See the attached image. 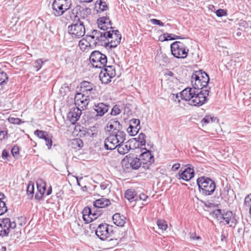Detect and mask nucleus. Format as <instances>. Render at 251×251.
I'll return each instance as SVG.
<instances>
[{
    "instance_id": "nucleus-1",
    "label": "nucleus",
    "mask_w": 251,
    "mask_h": 251,
    "mask_svg": "<svg viewBox=\"0 0 251 251\" xmlns=\"http://www.w3.org/2000/svg\"><path fill=\"white\" fill-rule=\"evenodd\" d=\"M210 78L208 74L199 70L194 71L191 77L192 87H187L180 92L182 100L189 101V104L200 107L208 101L210 88L208 87Z\"/></svg>"
},
{
    "instance_id": "nucleus-2",
    "label": "nucleus",
    "mask_w": 251,
    "mask_h": 251,
    "mask_svg": "<svg viewBox=\"0 0 251 251\" xmlns=\"http://www.w3.org/2000/svg\"><path fill=\"white\" fill-rule=\"evenodd\" d=\"M196 183L199 193L203 197L210 196L216 190V182L209 177L206 176L199 177L197 179Z\"/></svg>"
},
{
    "instance_id": "nucleus-3",
    "label": "nucleus",
    "mask_w": 251,
    "mask_h": 251,
    "mask_svg": "<svg viewBox=\"0 0 251 251\" xmlns=\"http://www.w3.org/2000/svg\"><path fill=\"white\" fill-rule=\"evenodd\" d=\"M172 55L177 59H185L188 56L189 49L182 42L174 41L170 46Z\"/></svg>"
},
{
    "instance_id": "nucleus-4",
    "label": "nucleus",
    "mask_w": 251,
    "mask_h": 251,
    "mask_svg": "<svg viewBox=\"0 0 251 251\" xmlns=\"http://www.w3.org/2000/svg\"><path fill=\"white\" fill-rule=\"evenodd\" d=\"M72 20L73 23L68 27L69 33L73 38H79L83 36L85 33L84 22L80 19H77L75 22L74 19Z\"/></svg>"
},
{
    "instance_id": "nucleus-5",
    "label": "nucleus",
    "mask_w": 251,
    "mask_h": 251,
    "mask_svg": "<svg viewBox=\"0 0 251 251\" xmlns=\"http://www.w3.org/2000/svg\"><path fill=\"white\" fill-rule=\"evenodd\" d=\"M89 60L94 68L102 69L105 67L107 62V56L99 50L92 52L89 57Z\"/></svg>"
},
{
    "instance_id": "nucleus-6",
    "label": "nucleus",
    "mask_w": 251,
    "mask_h": 251,
    "mask_svg": "<svg viewBox=\"0 0 251 251\" xmlns=\"http://www.w3.org/2000/svg\"><path fill=\"white\" fill-rule=\"evenodd\" d=\"M106 44H104L106 47L109 46L110 48H116L120 44L122 38V35L118 30H109L106 31Z\"/></svg>"
},
{
    "instance_id": "nucleus-7",
    "label": "nucleus",
    "mask_w": 251,
    "mask_h": 251,
    "mask_svg": "<svg viewBox=\"0 0 251 251\" xmlns=\"http://www.w3.org/2000/svg\"><path fill=\"white\" fill-rule=\"evenodd\" d=\"M80 93L89 96L91 99H95L98 96L95 85L87 81H83L79 85Z\"/></svg>"
},
{
    "instance_id": "nucleus-8",
    "label": "nucleus",
    "mask_w": 251,
    "mask_h": 251,
    "mask_svg": "<svg viewBox=\"0 0 251 251\" xmlns=\"http://www.w3.org/2000/svg\"><path fill=\"white\" fill-rule=\"evenodd\" d=\"M113 232V226L106 223L100 224L96 230V235L101 240L108 239Z\"/></svg>"
},
{
    "instance_id": "nucleus-9",
    "label": "nucleus",
    "mask_w": 251,
    "mask_h": 251,
    "mask_svg": "<svg viewBox=\"0 0 251 251\" xmlns=\"http://www.w3.org/2000/svg\"><path fill=\"white\" fill-rule=\"evenodd\" d=\"M16 227L15 222H11L9 218L0 219V236L7 237L11 229Z\"/></svg>"
},
{
    "instance_id": "nucleus-10",
    "label": "nucleus",
    "mask_w": 251,
    "mask_h": 251,
    "mask_svg": "<svg viewBox=\"0 0 251 251\" xmlns=\"http://www.w3.org/2000/svg\"><path fill=\"white\" fill-rule=\"evenodd\" d=\"M91 13V10L89 8H83L80 5H76L74 7L72 11L70 17L72 19H74L75 22L77 19L81 20H85L88 15H90Z\"/></svg>"
},
{
    "instance_id": "nucleus-11",
    "label": "nucleus",
    "mask_w": 251,
    "mask_h": 251,
    "mask_svg": "<svg viewBox=\"0 0 251 251\" xmlns=\"http://www.w3.org/2000/svg\"><path fill=\"white\" fill-rule=\"evenodd\" d=\"M106 31H100L99 30H92L90 34L88 33L86 37H90L94 41V43L99 45L103 46L104 44H106L105 42L106 40Z\"/></svg>"
},
{
    "instance_id": "nucleus-12",
    "label": "nucleus",
    "mask_w": 251,
    "mask_h": 251,
    "mask_svg": "<svg viewBox=\"0 0 251 251\" xmlns=\"http://www.w3.org/2000/svg\"><path fill=\"white\" fill-rule=\"evenodd\" d=\"M185 168L183 171L180 170L178 173L179 179H182L184 181H188L192 179L195 176L194 168L192 164H187L185 165Z\"/></svg>"
},
{
    "instance_id": "nucleus-13",
    "label": "nucleus",
    "mask_w": 251,
    "mask_h": 251,
    "mask_svg": "<svg viewBox=\"0 0 251 251\" xmlns=\"http://www.w3.org/2000/svg\"><path fill=\"white\" fill-rule=\"evenodd\" d=\"M142 152L140 156V159L143 164V167L145 169H149L150 166L154 161V156L151 152L146 148H143Z\"/></svg>"
},
{
    "instance_id": "nucleus-14",
    "label": "nucleus",
    "mask_w": 251,
    "mask_h": 251,
    "mask_svg": "<svg viewBox=\"0 0 251 251\" xmlns=\"http://www.w3.org/2000/svg\"><path fill=\"white\" fill-rule=\"evenodd\" d=\"M98 27L103 31H108V29H112V23L109 16L106 14L105 16H102L97 20Z\"/></svg>"
},
{
    "instance_id": "nucleus-15",
    "label": "nucleus",
    "mask_w": 251,
    "mask_h": 251,
    "mask_svg": "<svg viewBox=\"0 0 251 251\" xmlns=\"http://www.w3.org/2000/svg\"><path fill=\"white\" fill-rule=\"evenodd\" d=\"M90 99L89 96L83 94L82 93H77L75 97V103L77 107L82 108L85 107L89 103Z\"/></svg>"
},
{
    "instance_id": "nucleus-16",
    "label": "nucleus",
    "mask_w": 251,
    "mask_h": 251,
    "mask_svg": "<svg viewBox=\"0 0 251 251\" xmlns=\"http://www.w3.org/2000/svg\"><path fill=\"white\" fill-rule=\"evenodd\" d=\"M221 219L225 221V225H229L230 227L235 226L236 224L235 214L231 211L225 212L224 210Z\"/></svg>"
},
{
    "instance_id": "nucleus-17",
    "label": "nucleus",
    "mask_w": 251,
    "mask_h": 251,
    "mask_svg": "<svg viewBox=\"0 0 251 251\" xmlns=\"http://www.w3.org/2000/svg\"><path fill=\"white\" fill-rule=\"evenodd\" d=\"M81 114V110L78 107H73L70 109L68 113L67 118L70 121L71 123L75 125L78 120Z\"/></svg>"
},
{
    "instance_id": "nucleus-18",
    "label": "nucleus",
    "mask_w": 251,
    "mask_h": 251,
    "mask_svg": "<svg viewBox=\"0 0 251 251\" xmlns=\"http://www.w3.org/2000/svg\"><path fill=\"white\" fill-rule=\"evenodd\" d=\"M34 134L39 138L44 139L46 142V144L49 149H50L52 146L51 136L50 135L48 132L43 130L37 129L34 131Z\"/></svg>"
},
{
    "instance_id": "nucleus-19",
    "label": "nucleus",
    "mask_w": 251,
    "mask_h": 251,
    "mask_svg": "<svg viewBox=\"0 0 251 251\" xmlns=\"http://www.w3.org/2000/svg\"><path fill=\"white\" fill-rule=\"evenodd\" d=\"M116 138L115 136L111 134L109 136L107 137L104 142V147L106 150H113L115 149L118 144V142H116Z\"/></svg>"
},
{
    "instance_id": "nucleus-20",
    "label": "nucleus",
    "mask_w": 251,
    "mask_h": 251,
    "mask_svg": "<svg viewBox=\"0 0 251 251\" xmlns=\"http://www.w3.org/2000/svg\"><path fill=\"white\" fill-rule=\"evenodd\" d=\"M110 107V106L109 104L100 102L97 104H95L93 106V109L97 112V117H102L108 112Z\"/></svg>"
},
{
    "instance_id": "nucleus-21",
    "label": "nucleus",
    "mask_w": 251,
    "mask_h": 251,
    "mask_svg": "<svg viewBox=\"0 0 251 251\" xmlns=\"http://www.w3.org/2000/svg\"><path fill=\"white\" fill-rule=\"evenodd\" d=\"M126 159H124V161ZM126 160L130 165V167L134 170L138 169L142 164L140 158L133 156H126Z\"/></svg>"
},
{
    "instance_id": "nucleus-22",
    "label": "nucleus",
    "mask_w": 251,
    "mask_h": 251,
    "mask_svg": "<svg viewBox=\"0 0 251 251\" xmlns=\"http://www.w3.org/2000/svg\"><path fill=\"white\" fill-rule=\"evenodd\" d=\"M184 39H186V37L182 36L176 35L172 33H163L158 37V41L161 42Z\"/></svg>"
},
{
    "instance_id": "nucleus-23",
    "label": "nucleus",
    "mask_w": 251,
    "mask_h": 251,
    "mask_svg": "<svg viewBox=\"0 0 251 251\" xmlns=\"http://www.w3.org/2000/svg\"><path fill=\"white\" fill-rule=\"evenodd\" d=\"M53 14L55 16L62 15L67 10L64 9L63 7L60 4V2L57 0H54L52 4Z\"/></svg>"
},
{
    "instance_id": "nucleus-24",
    "label": "nucleus",
    "mask_w": 251,
    "mask_h": 251,
    "mask_svg": "<svg viewBox=\"0 0 251 251\" xmlns=\"http://www.w3.org/2000/svg\"><path fill=\"white\" fill-rule=\"evenodd\" d=\"M112 219L115 225L123 227L126 223V218L120 213H116L112 216Z\"/></svg>"
},
{
    "instance_id": "nucleus-25",
    "label": "nucleus",
    "mask_w": 251,
    "mask_h": 251,
    "mask_svg": "<svg viewBox=\"0 0 251 251\" xmlns=\"http://www.w3.org/2000/svg\"><path fill=\"white\" fill-rule=\"evenodd\" d=\"M111 204L110 201L103 197L94 201L93 205L95 208H104Z\"/></svg>"
},
{
    "instance_id": "nucleus-26",
    "label": "nucleus",
    "mask_w": 251,
    "mask_h": 251,
    "mask_svg": "<svg viewBox=\"0 0 251 251\" xmlns=\"http://www.w3.org/2000/svg\"><path fill=\"white\" fill-rule=\"evenodd\" d=\"M95 9L98 13H100L108 10L106 2L102 0H98L95 4Z\"/></svg>"
},
{
    "instance_id": "nucleus-27",
    "label": "nucleus",
    "mask_w": 251,
    "mask_h": 251,
    "mask_svg": "<svg viewBox=\"0 0 251 251\" xmlns=\"http://www.w3.org/2000/svg\"><path fill=\"white\" fill-rule=\"evenodd\" d=\"M125 198L130 202L138 201V195L132 189H128L125 193Z\"/></svg>"
},
{
    "instance_id": "nucleus-28",
    "label": "nucleus",
    "mask_w": 251,
    "mask_h": 251,
    "mask_svg": "<svg viewBox=\"0 0 251 251\" xmlns=\"http://www.w3.org/2000/svg\"><path fill=\"white\" fill-rule=\"evenodd\" d=\"M108 125V127L110 128V129H113V133L114 131L121 130L122 128V126L118 121L112 120L109 121Z\"/></svg>"
},
{
    "instance_id": "nucleus-29",
    "label": "nucleus",
    "mask_w": 251,
    "mask_h": 251,
    "mask_svg": "<svg viewBox=\"0 0 251 251\" xmlns=\"http://www.w3.org/2000/svg\"><path fill=\"white\" fill-rule=\"evenodd\" d=\"M107 73L103 71H101L100 73L99 77L102 83L108 84L111 82V79L113 78L111 77L110 75H108Z\"/></svg>"
},
{
    "instance_id": "nucleus-30",
    "label": "nucleus",
    "mask_w": 251,
    "mask_h": 251,
    "mask_svg": "<svg viewBox=\"0 0 251 251\" xmlns=\"http://www.w3.org/2000/svg\"><path fill=\"white\" fill-rule=\"evenodd\" d=\"M113 136H115L116 138V142L119 143H123L126 140V133L124 131L121 130L114 131L112 134Z\"/></svg>"
},
{
    "instance_id": "nucleus-31",
    "label": "nucleus",
    "mask_w": 251,
    "mask_h": 251,
    "mask_svg": "<svg viewBox=\"0 0 251 251\" xmlns=\"http://www.w3.org/2000/svg\"><path fill=\"white\" fill-rule=\"evenodd\" d=\"M92 212V208H90L89 207H85L83 211V219L84 221L86 222V223H91V220H89V217L91 215V213Z\"/></svg>"
},
{
    "instance_id": "nucleus-32",
    "label": "nucleus",
    "mask_w": 251,
    "mask_h": 251,
    "mask_svg": "<svg viewBox=\"0 0 251 251\" xmlns=\"http://www.w3.org/2000/svg\"><path fill=\"white\" fill-rule=\"evenodd\" d=\"M72 148L75 149H80L83 146V143L80 138H75L71 141Z\"/></svg>"
},
{
    "instance_id": "nucleus-33",
    "label": "nucleus",
    "mask_w": 251,
    "mask_h": 251,
    "mask_svg": "<svg viewBox=\"0 0 251 251\" xmlns=\"http://www.w3.org/2000/svg\"><path fill=\"white\" fill-rule=\"evenodd\" d=\"M102 69L103 70L102 71L107 73L111 77H114L116 76V74L115 66L112 65L107 66L106 65L105 67H103Z\"/></svg>"
},
{
    "instance_id": "nucleus-34",
    "label": "nucleus",
    "mask_w": 251,
    "mask_h": 251,
    "mask_svg": "<svg viewBox=\"0 0 251 251\" xmlns=\"http://www.w3.org/2000/svg\"><path fill=\"white\" fill-rule=\"evenodd\" d=\"M117 148L118 152L123 155L126 153L130 149V147L128 145H124L123 143L118 144Z\"/></svg>"
},
{
    "instance_id": "nucleus-35",
    "label": "nucleus",
    "mask_w": 251,
    "mask_h": 251,
    "mask_svg": "<svg viewBox=\"0 0 251 251\" xmlns=\"http://www.w3.org/2000/svg\"><path fill=\"white\" fill-rule=\"evenodd\" d=\"M158 63H159V65L160 66L165 67L171 63V60L168 57L166 54H162L160 57V59Z\"/></svg>"
},
{
    "instance_id": "nucleus-36",
    "label": "nucleus",
    "mask_w": 251,
    "mask_h": 251,
    "mask_svg": "<svg viewBox=\"0 0 251 251\" xmlns=\"http://www.w3.org/2000/svg\"><path fill=\"white\" fill-rule=\"evenodd\" d=\"M111 187V186L110 182L106 180L102 182L100 184V187L101 189L103 191H105V192L107 193L110 192Z\"/></svg>"
},
{
    "instance_id": "nucleus-37",
    "label": "nucleus",
    "mask_w": 251,
    "mask_h": 251,
    "mask_svg": "<svg viewBox=\"0 0 251 251\" xmlns=\"http://www.w3.org/2000/svg\"><path fill=\"white\" fill-rule=\"evenodd\" d=\"M146 135L143 133H141L139 134L137 138H135L134 139L136 140L141 146H143L146 145Z\"/></svg>"
},
{
    "instance_id": "nucleus-38",
    "label": "nucleus",
    "mask_w": 251,
    "mask_h": 251,
    "mask_svg": "<svg viewBox=\"0 0 251 251\" xmlns=\"http://www.w3.org/2000/svg\"><path fill=\"white\" fill-rule=\"evenodd\" d=\"M168 224L167 222L163 220H159L158 219V228L161 230L162 231H166L168 228Z\"/></svg>"
},
{
    "instance_id": "nucleus-39",
    "label": "nucleus",
    "mask_w": 251,
    "mask_h": 251,
    "mask_svg": "<svg viewBox=\"0 0 251 251\" xmlns=\"http://www.w3.org/2000/svg\"><path fill=\"white\" fill-rule=\"evenodd\" d=\"M60 2V4L62 6L64 9L69 10L72 5L71 0H57Z\"/></svg>"
},
{
    "instance_id": "nucleus-40",
    "label": "nucleus",
    "mask_w": 251,
    "mask_h": 251,
    "mask_svg": "<svg viewBox=\"0 0 251 251\" xmlns=\"http://www.w3.org/2000/svg\"><path fill=\"white\" fill-rule=\"evenodd\" d=\"M8 77L7 74L0 69V84L2 85L7 83Z\"/></svg>"
},
{
    "instance_id": "nucleus-41",
    "label": "nucleus",
    "mask_w": 251,
    "mask_h": 251,
    "mask_svg": "<svg viewBox=\"0 0 251 251\" xmlns=\"http://www.w3.org/2000/svg\"><path fill=\"white\" fill-rule=\"evenodd\" d=\"M140 127H137V126H134L131 125H129V126L127 129V131L129 134L130 136H133L137 134L138 133V131L139 130Z\"/></svg>"
},
{
    "instance_id": "nucleus-42",
    "label": "nucleus",
    "mask_w": 251,
    "mask_h": 251,
    "mask_svg": "<svg viewBox=\"0 0 251 251\" xmlns=\"http://www.w3.org/2000/svg\"><path fill=\"white\" fill-rule=\"evenodd\" d=\"M216 118H215L214 116H211V115H206L204 116V117L201 120V123L204 124H208L211 121V122H215Z\"/></svg>"
},
{
    "instance_id": "nucleus-43",
    "label": "nucleus",
    "mask_w": 251,
    "mask_h": 251,
    "mask_svg": "<svg viewBox=\"0 0 251 251\" xmlns=\"http://www.w3.org/2000/svg\"><path fill=\"white\" fill-rule=\"evenodd\" d=\"M244 203L245 206L250 207L249 213L251 216V193L245 197Z\"/></svg>"
},
{
    "instance_id": "nucleus-44",
    "label": "nucleus",
    "mask_w": 251,
    "mask_h": 251,
    "mask_svg": "<svg viewBox=\"0 0 251 251\" xmlns=\"http://www.w3.org/2000/svg\"><path fill=\"white\" fill-rule=\"evenodd\" d=\"M214 13H215L218 17H222L227 15V10L221 8L216 10L215 11H214Z\"/></svg>"
},
{
    "instance_id": "nucleus-45",
    "label": "nucleus",
    "mask_w": 251,
    "mask_h": 251,
    "mask_svg": "<svg viewBox=\"0 0 251 251\" xmlns=\"http://www.w3.org/2000/svg\"><path fill=\"white\" fill-rule=\"evenodd\" d=\"M122 111L121 106L119 105H115L112 109L111 114L112 115L116 116L119 114Z\"/></svg>"
},
{
    "instance_id": "nucleus-46",
    "label": "nucleus",
    "mask_w": 251,
    "mask_h": 251,
    "mask_svg": "<svg viewBox=\"0 0 251 251\" xmlns=\"http://www.w3.org/2000/svg\"><path fill=\"white\" fill-rule=\"evenodd\" d=\"M44 62L42 59H37L34 63V67L36 69V71H38L42 67Z\"/></svg>"
},
{
    "instance_id": "nucleus-47",
    "label": "nucleus",
    "mask_w": 251,
    "mask_h": 251,
    "mask_svg": "<svg viewBox=\"0 0 251 251\" xmlns=\"http://www.w3.org/2000/svg\"><path fill=\"white\" fill-rule=\"evenodd\" d=\"M7 211L5 202L0 200V215L4 214Z\"/></svg>"
},
{
    "instance_id": "nucleus-48",
    "label": "nucleus",
    "mask_w": 251,
    "mask_h": 251,
    "mask_svg": "<svg viewBox=\"0 0 251 251\" xmlns=\"http://www.w3.org/2000/svg\"><path fill=\"white\" fill-rule=\"evenodd\" d=\"M26 193L27 195L32 197L34 194V185L33 183H29L27 187Z\"/></svg>"
},
{
    "instance_id": "nucleus-49",
    "label": "nucleus",
    "mask_w": 251,
    "mask_h": 251,
    "mask_svg": "<svg viewBox=\"0 0 251 251\" xmlns=\"http://www.w3.org/2000/svg\"><path fill=\"white\" fill-rule=\"evenodd\" d=\"M223 211L221 209H217L216 210H213L212 212V214L213 216H215L216 218L221 219L222 215L223 214Z\"/></svg>"
},
{
    "instance_id": "nucleus-50",
    "label": "nucleus",
    "mask_w": 251,
    "mask_h": 251,
    "mask_svg": "<svg viewBox=\"0 0 251 251\" xmlns=\"http://www.w3.org/2000/svg\"><path fill=\"white\" fill-rule=\"evenodd\" d=\"M9 123L15 125H20L22 122V120L18 118L10 117L8 118Z\"/></svg>"
},
{
    "instance_id": "nucleus-51",
    "label": "nucleus",
    "mask_w": 251,
    "mask_h": 251,
    "mask_svg": "<svg viewBox=\"0 0 251 251\" xmlns=\"http://www.w3.org/2000/svg\"><path fill=\"white\" fill-rule=\"evenodd\" d=\"M212 202L210 201H201V202L203 204L205 207L207 208H212L214 207L215 206H217L218 204H215L214 203V201H211Z\"/></svg>"
},
{
    "instance_id": "nucleus-52",
    "label": "nucleus",
    "mask_w": 251,
    "mask_h": 251,
    "mask_svg": "<svg viewBox=\"0 0 251 251\" xmlns=\"http://www.w3.org/2000/svg\"><path fill=\"white\" fill-rule=\"evenodd\" d=\"M238 25H239V26L243 27L245 28H247L249 27L248 22L243 19H241L239 21Z\"/></svg>"
},
{
    "instance_id": "nucleus-53",
    "label": "nucleus",
    "mask_w": 251,
    "mask_h": 251,
    "mask_svg": "<svg viewBox=\"0 0 251 251\" xmlns=\"http://www.w3.org/2000/svg\"><path fill=\"white\" fill-rule=\"evenodd\" d=\"M95 208V207L92 208V213L94 214V216H96V217L100 216L102 214V212L100 210H96Z\"/></svg>"
},
{
    "instance_id": "nucleus-54",
    "label": "nucleus",
    "mask_w": 251,
    "mask_h": 251,
    "mask_svg": "<svg viewBox=\"0 0 251 251\" xmlns=\"http://www.w3.org/2000/svg\"><path fill=\"white\" fill-rule=\"evenodd\" d=\"M227 237L228 235L227 234H225L223 232H222L221 236V241L222 242H224L225 243H226L227 242Z\"/></svg>"
},
{
    "instance_id": "nucleus-55",
    "label": "nucleus",
    "mask_w": 251,
    "mask_h": 251,
    "mask_svg": "<svg viewBox=\"0 0 251 251\" xmlns=\"http://www.w3.org/2000/svg\"><path fill=\"white\" fill-rule=\"evenodd\" d=\"M11 153L13 156H15L19 153V148L17 146H14L11 150Z\"/></svg>"
},
{
    "instance_id": "nucleus-56",
    "label": "nucleus",
    "mask_w": 251,
    "mask_h": 251,
    "mask_svg": "<svg viewBox=\"0 0 251 251\" xmlns=\"http://www.w3.org/2000/svg\"><path fill=\"white\" fill-rule=\"evenodd\" d=\"M170 24L165 25L161 21L158 20V26H164L166 28V30L167 29V27H170Z\"/></svg>"
},
{
    "instance_id": "nucleus-57",
    "label": "nucleus",
    "mask_w": 251,
    "mask_h": 251,
    "mask_svg": "<svg viewBox=\"0 0 251 251\" xmlns=\"http://www.w3.org/2000/svg\"><path fill=\"white\" fill-rule=\"evenodd\" d=\"M37 189H38V192H40V193H42L43 194H44L45 193V191L46 190V187L45 186H39L38 185V184L37 183Z\"/></svg>"
},
{
    "instance_id": "nucleus-58",
    "label": "nucleus",
    "mask_w": 251,
    "mask_h": 251,
    "mask_svg": "<svg viewBox=\"0 0 251 251\" xmlns=\"http://www.w3.org/2000/svg\"><path fill=\"white\" fill-rule=\"evenodd\" d=\"M180 164L179 163H176L174 164L172 167V170L173 171H176L179 169L180 168Z\"/></svg>"
},
{
    "instance_id": "nucleus-59",
    "label": "nucleus",
    "mask_w": 251,
    "mask_h": 251,
    "mask_svg": "<svg viewBox=\"0 0 251 251\" xmlns=\"http://www.w3.org/2000/svg\"><path fill=\"white\" fill-rule=\"evenodd\" d=\"M147 198L148 196L144 194H140L139 195H138V200H140L145 201Z\"/></svg>"
},
{
    "instance_id": "nucleus-60",
    "label": "nucleus",
    "mask_w": 251,
    "mask_h": 251,
    "mask_svg": "<svg viewBox=\"0 0 251 251\" xmlns=\"http://www.w3.org/2000/svg\"><path fill=\"white\" fill-rule=\"evenodd\" d=\"M190 238L192 240H199L201 239V236H197L196 234V233H193L190 236Z\"/></svg>"
},
{
    "instance_id": "nucleus-61",
    "label": "nucleus",
    "mask_w": 251,
    "mask_h": 251,
    "mask_svg": "<svg viewBox=\"0 0 251 251\" xmlns=\"http://www.w3.org/2000/svg\"><path fill=\"white\" fill-rule=\"evenodd\" d=\"M43 195L44 194L42 193L41 192H37L35 195V198L36 199L40 200L42 198Z\"/></svg>"
},
{
    "instance_id": "nucleus-62",
    "label": "nucleus",
    "mask_w": 251,
    "mask_h": 251,
    "mask_svg": "<svg viewBox=\"0 0 251 251\" xmlns=\"http://www.w3.org/2000/svg\"><path fill=\"white\" fill-rule=\"evenodd\" d=\"M9 155L8 152L6 150H4L2 152V157L3 159H6Z\"/></svg>"
},
{
    "instance_id": "nucleus-63",
    "label": "nucleus",
    "mask_w": 251,
    "mask_h": 251,
    "mask_svg": "<svg viewBox=\"0 0 251 251\" xmlns=\"http://www.w3.org/2000/svg\"><path fill=\"white\" fill-rule=\"evenodd\" d=\"M164 75L170 76H172L174 75V73L172 71L167 69L166 70L165 73H164Z\"/></svg>"
},
{
    "instance_id": "nucleus-64",
    "label": "nucleus",
    "mask_w": 251,
    "mask_h": 251,
    "mask_svg": "<svg viewBox=\"0 0 251 251\" xmlns=\"http://www.w3.org/2000/svg\"><path fill=\"white\" fill-rule=\"evenodd\" d=\"M99 217H96L94 216V214L92 212L91 213V215L89 217V220H91V222L97 219Z\"/></svg>"
}]
</instances>
